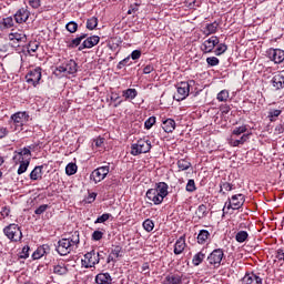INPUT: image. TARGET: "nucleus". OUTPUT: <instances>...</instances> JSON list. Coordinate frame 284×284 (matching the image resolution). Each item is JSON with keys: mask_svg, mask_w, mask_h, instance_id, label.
Returning <instances> with one entry per match:
<instances>
[{"mask_svg": "<svg viewBox=\"0 0 284 284\" xmlns=\"http://www.w3.org/2000/svg\"><path fill=\"white\" fill-rule=\"evenodd\" d=\"M79 243H81L79 231H75L71 236L61 239L55 245V250L60 256H68L70 252L79 247Z\"/></svg>", "mask_w": 284, "mask_h": 284, "instance_id": "nucleus-1", "label": "nucleus"}, {"mask_svg": "<svg viewBox=\"0 0 284 284\" xmlns=\"http://www.w3.org/2000/svg\"><path fill=\"white\" fill-rule=\"evenodd\" d=\"M168 189V183H156L154 189H149L146 191V199H149V201H152L154 205H161L163 203V199H165V196H168L169 194Z\"/></svg>", "mask_w": 284, "mask_h": 284, "instance_id": "nucleus-2", "label": "nucleus"}, {"mask_svg": "<svg viewBox=\"0 0 284 284\" xmlns=\"http://www.w3.org/2000/svg\"><path fill=\"white\" fill-rule=\"evenodd\" d=\"M152 150V142L150 140L140 139L136 143L131 145V154L139 156V154H148Z\"/></svg>", "mask_w": 284, "mask_h": 284, "instance_id": "nucleus-3", "label": "nucleus"}, {"mask_svg": "<svg viewBox=\"0 0 284 284\" xmlns=\"http://www.w3.org/2000/svg\"><path fill=\"white\" fill-rule=\"evenodd\" d=\"M4 235L9 239V241H21L23 237V233H21V227L17 224H9L3 229Z\"/></svg>", "mask_w": 284, "mask_h": 284, "instance_id": "nucleus-4", "label": "nucleus"}, {"mask_svg": "<svg viewBox=\"0 0 284 284\" xmlns=\"http://www.w3.org/2000/svg\"><path fill=\"white\" fill-rule=\"evenodd\" d=\"M245 203V195L243 194H236L233 195L231 199L229 197L225 202L224 207L227 210H241Z\"/></svg>", "mask_w": 284, "mask_h": 284, "instance_id": "nucleus-5", "label": "nucleus"}, {"mask_svg": "<svg viewBox=\"0 0 284 284\" xmlns=\"http://www.w3.org/2000/svg\"><path fill=\"white\" fill-rule=\"evenodd\" d=\"M101 261V253L92 250L84 254V258L82 260V265L88 267H94Z\"/></svg>", "mask_w": 284, "mask_h": 284, "instance_id": "nucleus-6", "label": "nucleus"}, {"mask_svg": "<svg viewBox=\"0 0 284 284\" xmlns=\"http://www.w3.org/2000/svg\"><path fill=\"white\" fill-rule=\"evenodd\" d=\"M78 64L74 60H67L61 65L57 67L55 72L63 74H77Z\"/></svg>", "mask_w": 284, "mask_h": 284, "instance_id": "nucleus-7", "label": "nucleus"}, {"mask_svg": "<svg viewBox=\"0 0 284 284\" xmlns=\"http://www.w3.org/2000/svg\"><path fill=\"white\" fill-rule=\"evenodd\" d=\"M108 174H110V165L100 166L91 173L90 180L94 183H101Z\"/></svg>", "mask_w": 284, "mask_h": 284, "instance_id": "nucleus-8", "label": "nucleus"}, {"mask_svg": "<svg viewBox=\"0 0 284 284\" xmlns=\"http://www.w3.org/2000/svg\"><path fill=\"white\" fill-rule=\"evenodd\" d=\"M219 43H220L219 37L212 36L211 38H209L202 43L201 50L204 54H210V52H213L214 48H216Z\"/></svg>", "mask_w": 284, "mask_h": 284, "instance_id": "nucleus-9", "label": "nucleus"}, {"mask_svg": "<svg viewBox=\"0 0 284 284\" xmlns=\"http://www.w3.org/2000/svg\"><path fill=\"white\" fill-rule=\"evenodd\" d=\"M225 256V253H223L222 248H215L209 256L207 261L210 265H214V267L221 266V261H223V257Z\"/></svg>", "mask_w": 284, "mask_h": 284, "instance_id": "nucleus-10", "label": "nucleus"}, {"mask_svg": "<svg viewBox=\"0 0 284 284\" xmlns=\"http://www.w3.org/2000/svg\"><path fill=\"white\" fill-rule=\"evenodd\" d=\"M27 83H31L34 88L39 85V82L41 81V68H36L34 70L30 71L27 77Z\"/></svg>", "mask_w": 284, "mask_h": 284, "instance_id": "nucleus-11", "label": "nucleus"}, {"mask_svg": "<svg viewBox=\"0 0 284 284\" xmlns=\"http://www.w3.org/2000/svg\"><path fill=\"white\" fill-rule=\"evenodd\" d=\"M189 95H190V83L180 82L178 84L176 101H183V100L187 99Z\"/></svg>", "mask_w": 284, "mask_h": 284, "instance_id": "nucleus-12", "label": "nucleus"}, {"mask_svg": "<svg viewBox=\"0 0 284 284\" xmlns=\"http://www.w3.org/2000/svg\"><path fill=\"white\" fill-rule=\"evenodd\" d=\"M267 55L271 61H274V63L278 64L284 61V51L281 49H270Z\"/></svg>", "mask_w": 284, "mask_h": 284, "instance_id": "nucleus-13", "label": "nucleus"}, {"mask_svg": "<svg viewBox=\"0 0 284 284\" xmlns=\"http://www.w3.org/2000/svg\"><path fill=\"white\" fill-rule=\"evenodd\" d=\"M99 41H101V38L99 36H91L82 42V44L79 47V50L81 51L94 48V45H98Z\"/></svg>", "mask_w": 284, "mask_h": 284, "instance_id": "nucleus-14", "label": "nucleus"}, {"mask_svg": "<svg viewBox=\"0 0 284 284\" xmlns=\"http://www.w3.org/2000/svg\"><path fill=\"white\" fill-rule=\"evenodd\" d=\"M16 23H26L30 19V11L28 8L19 9L14 14Z\"/></svg>", "mask_w": 284, "mask_h": 284, "instance_id": "nucleus-15", "label": "nucleus"}, {"mask_svg": "<svg viewBox=\"0 0 284 284\" xmlns=\"http://www.w3.org/2000/svg\"><path fill=\"white\" fill-rule=\"evenodd\" d=\"M8 37H9V41L17 43L18 48H19L20 43H26V41H28V38L26 37L24 33L11 32V33H9Z\"/></svg>", "mask_w": 284, "mask_h": 284, "instance_id": "nucleus-16", "label": "nucleus"}, {"mask_svg": "<svg viewBox=\"0 0 284 284\" xmlns=\"http://www.w3.org/2000/svg\"><path fill=\"white\" fill-rule=\"evenodd\" d=\"M242 283L244 284H263V278L254 273H247L243 278Z\"/></svg>", "mask_w": 284, "mask_h": 284, "instance_id": "nucleus-17", "label": "nucleus"}, {"mask_svg": "<svg viewBox=\"0 0 284 284\" xmlns=\"http://www.w3.org/2000/svg\"><path fill=\"white\" fill-rule=\"evenodd\" d=\"M11 120L17 128H23V123H26V112H18L11 115Z\"/></svg>", "mask_w": 284, "mask_h": 284, "instance_id": "nucleus-18", "label": "nucleus"}, {"mask_svg": "<svg viewBox=\"0 0 284 284\" xmlns=\"http://www.w3.org/2000/svg\"><path fill=\"white\" fill-rule=\"evenodd\" d=\"M83 39H88V33H81L75 39L67 42V48H70L71 50L74 48H79V45H81V42L83 41Z\"/></svg>", "mask_w": 284, "mask_h": 284, "instance_id": "nucleus-19", "label": "nucleus"}, {"mask_svg": "<svg viewBox=\"0 0 284 284\" xmlns=\"http://www.w3.org/2000/svg\"><path fill=\"white\" fill-rule=\"evenodd\" d=\"M162 128L164 132L170 134L171 132H174V130H176V122L173 119H166L163 121Z\"/></svg>", "mask_w": 284, "mask_h": 284, "instance_id": "nucleus-20", "label": "nucleus"}, {"mask_svg": "<svg viewBox=\"0 0 284 284\" xmlns=\"http://www.w3.org/2000/svg\"><path fill=\"white\" fill-rule=\"evenodd\" d=\"M95 283L112 284V277L110 276V273H100L95 276Z\"/></svg>", "mask_w": 284, "mask_h": 284, "instance_id": "nucleus-21", "label": "nucleus"}, {"mask_svg": "<svg viewBox=\"0 0 284 284\" xmlns=\"http://www.w3.org/2000/svg\"><path fill=\"white\" fill-rule=\"evenodd\" d=\"M271 82L273 84V88H275L277 90H283V88H284V75L283 74H276V75L273 77Z\"/></svg>", "mask_w": 284, "mask_h": 284, "instance_id": "nucleus-22", "label": "nucleus"}, {"mask_svg": "<svg viewBox=\"0 0 284 284\" xmlns=\"http://www.w3.org/2000/svg\"><path fill=\"white\" fill-rule=\"evenodd\" d=\"M183 250H185V237L181 236L174 245V254H183Z\"/></svg>", "mask_w": 284, "mask_h": 284, "instance_id": "nucleus-23", "label": "nucleus"}, {"mask_svg": "<svg viewBox=\"0 0 284 284\" xmlns=\"http://www.w3.org/2000/svg\"><path fill=\"white\" fill-rule=\"evenodd\" d=\"M219 30V22L214 21L213 23H209L204 28V34L210 37V34H216Z\"/></svg>", "mask_w": 284, "mask_h": 284, "instance_id": "nucleus-24", "label": "nucleus"}, {"mask_svg": "<svg viewBox=\"0 0 284 284\" xmlns=\"http://www.w3.org/2000/svg\"><path fill=\"white\" fill-rule=\"evenodd\" d=\"M43 176V166H36L30 173L31 181H39Z\"/></svg>", "mask_w": 284, "mask_h": 284, "instance_id": "nucleus-25", "label": "nucleus"}, {"mask_svg": "<svg viewBox=\"0 0 284 284\" xmlns=\"http://www.w3.org/2000/svg\"><path fill=\"white\" fill-rule=\"evenodd\" d=\"M18 163H20V166L18 169V174H26V172H28V168L30 166V158L28 159H22L20 161H18Z\"/></svg>", "mask_w": 284, "mask_h": 284, "instance_id": "nucleus-26", "label": "nucleus"}, {"mask_svg": "<svg viewBox=\"0 0 284 284\" xmlns=\"http://www.w3.org/2000/svg\"><path fill=\"white\" fill-rule=\"evenodd\" d=\"M207 239H210V231L201 230L197 234V243L200 245H205V243H207Z\"/></svg>", "mask_w": 284, "mask_h": 284, "instance_id": "nucleus-27", "label": "nucleus"}, {"mask_svg": "<svg viewBox=\"0 0 284 284\" xmlns=\"http://www.w3.org/2000/svg\"><path fill=\"white\" fill-rule=\"evenodd\" d=\"M181 283H182L181 275H176V274H169L164 280V284H181Z\"/></svg>", "mask_w": 284, "mask_h": 284, "instance_id": "nucleus-28", "label": "nucleus"}, {"mask_svg": "<svg viewBox=\"0 0 284 284\" xmlns=\"http://www.w3.org/2000/svg\"><path fill=\"white\" fill-rule=\"evenodd\" d=\"M14 27V20L12 17H7L3 18L2 21L0 22V30H8V28H13Z\"/></svg>", "mask_w": 284, "mask_h": 284, "instance_id": "nucleus-29", "label": "nucleus"}, {"mask_svg": "<svg viewBox=\"0 0 284 284\" xmlns=\"http://www.w3.org/2000/svg\"><path fill=\"white\" fill-rule=\"evenodd\" d=\"M53 274H58V276H64V274H68V266H65V264H58L53 266Z\"/></svg>", "mask_w": 284, "mask_h": 284, "instance_id": "nucleus-30", "label": "nucleus"}, {"mask_svg": "<svg viewBox=\"0 0 284 284\" xmlns=\"http://www.w3.org/2000/svg\"><path fill=\"white\" fill-rule=\"evenodd\" d=\"M203 261H205V253L201 251L193 256L192 263L195 267H197V265H201Z\"/></svg>", "mask_w": 284, "mask_h": 284, "instance_id": "nucleus-31", "label": "nucleus"}, {"mask_svg": "<svg viewBox=\"0 0 284 284\" xmlns=\"http://www.w3.org/2000/svg\"><path fill=\"white\" fill-rule=\"evenodd\" d=\"M195 215L197 219H205V216H207V206L205 204H201L195 211Z\"/></svg>", "mask_w": 284, "mask_h": 284, "instance_id": "nucleus-32", "label": "nucleus"}, {"mask_svg": "<svg viewBox=\"0 0 284 284\" xmlns=\"http://www.w3.org/2000/svg\"><path fill=\"white\" fill-rule=\"evenodd\" d=\"M247 139H250V134H243L239 140H231V145L233 148H239V145H243Z\"/></svg>", "mask_w": 284, "mask_h": 284, "instance_id": "nucleus-33", "label": "nucleus"}, {"mask_svg": "<svg viewBox=\"0 0 284 284\" xmlns=\"http://www.w3.org/2000/svg\"><path fill=\"white\" fill-rule=\"evenodd\" d=\"M43 256H45V246L38 247L32 254L33 261H38V258H41Z\"/></svg>", "mask_w": 284, "mask_h": 284, "instance_id": "nucleus-34", "label": "nucleus"}, {"mask_svg": "<svg viewBox=\"0 0 284 284\" xmlns=\"http://www.w3.org/2000/svg\"><path fill=\"white\" fill-rule=\"evenodd\" d=\"M178 168L179 170L185 171V170H190V168H192V163H190V161L182 159L178 161Z\"/></svg>", "mask_w": 284, "mask_h": 284, "instance_id": "nucleus-35", "label": "nucleus"}, {"mask_svg": "<svg viewBox=\"0 0 284 284\" xmlns=\"http://www.w3.org/2000/svg\"><path fill=\"white\" fill-rule=\"evenodd\" d=\"M283 111L278 110V109H271L268 111V119L271 122L276 121V119H278V116H281Z\"/></svg>", "mask_w": 284, "mask_h": 284, "instance_id": "nucleus-36", "label": "nucleus"}, {"mask_svg": "<svg viewBox=\"0 0 284 284\" xmlns=\"http://www.w3.org/2000/svg\"><path fill=\"white\" fill-rule=\"evenodd\" d=\"M248 236L250 235L246 233V231H240L235 235V241H237V243H245Z\"/></svg>", "mask_w": 284, "mask_h": 284, "instance_id": "nucleus-37", "label": "nucleus"}, {"mask_svg": "<svg viewBox=\"0 0 284 284\" xmlns=\"http://www.w3.org/2000/svg\"><path fill=\"white\" fill-rule=\"evenodd\" d=\"M99 26V19L97 17H92L87 20V29L88 30H94Z\"/></svg>", "mask_w": 284, "mask_h": 284, "instance_id": "nucleus-38", "label": "nucleus"}, {"mask_svg": "<svg viewBox=\"0 0 284 284\" xmlns=\"http://www.w3.org/2000/svg\"><path fill=\"white\" fill-rule=\"evenodd\" d=\"M77 170H78L77 164H74V163H69V164L67 165V168H65V174H67L68 176H72V175L77 174Z\"/></svg>", "mask_w": 284, "mask_h": 284, "instance_id": "nucleus-39", "label": "nucleus"}, {"mask_svg": "<svg viewBox=\"0 0 284 284\" xmlns=\"http://www.w3.org/2000/svg\"><path fill=\"white\" fill-rule=\"evenodd\" d=\"M136 94H139L136 92V89H128V90L123 91V97L125 99H131V100L136 99Z\"/></svg>", "mask_w": 284, "mask_h": 284, "instance_id": "nucleus-40", "label": "nucleus"}, {"mask_svg": "<svg viewBox=\"0 0 284 284\" xmlns=\"http://www.w3.org/2000/svg\"><path fill=\"white\" fill-rule=\"evenodd\" d=\"M65 29L71 34H74V32H77V30H79V24L74 21H70L69 23H67Z\"/></svg>", "mask_w": 284, "mask_h": 284, "instance_id": "nucleus-41", "label": "nucleus"}, {"mask_svg": "<svg viewBox=\"0 0 284 284\" xmlns=\"http://www.w3.org/2000/svg\"><path fill=\"white\" fill-rule=\"evenodd\" d=\"M142 225L145 232H152V230H154V221L150 219H146Z\"/></svg>", "mask_w": 284, "mask_h": 284, "instance_id": "nucleus-42", "label": "nucleus"}, {"mask_svg": "<svg viewBox=\"0 0 284 284\" xmlns=\"http://www.w3.org/2000/svg\"><path fill=\"white\" fill-rule=\"evenodd\" d=\"M230 99V92L227 90H222L217 93V101L225 102Z\"/></svg>", "mask_w": 284, "mask_h": 284, "instance_id": "nucleus-43", "label": "nucleus"}, {"mask_svg": "<svg viewBox=\"0 0 284 284\" xmlns=\"http://www.w3.org/2000/svg\"><path fill=\"white\" fill-rule=\"evenodd\" d=\"M245 132H247V126L242 125V126L235 128L232 134L233 136H241V134H245Z\"/></svg>", "mask_w": 284, "mask_h": 284, "instance_id": "nucleus-44", "label": "nucleus"}, {"mask_svg": "<svg viewBox=\"0 0 284 284\" xmlns=\"http://www.w3.org/2000/svg\"><path fill=\"white\" fill-rule=\"evenodd\" d=\"M220 187V192H222V194H225V192H232L233 190V185L229 182H221ZM223 190H225V192H223Z\"/></svg>", "mask_w": 284, "mask_h": 284, "instance_id": "nucleus-45", "label": "nucleus"}, {"mask_svg": "<svg viewBox=\"0 0 284 284\" xmlns=\"http://www.w3.org/2000/svg\"><path fill=\"white\" fill-rule=\"evenodd\" d=\"M206 63L211 68H214V67L219 65V63H221V61L216 57H209V58H206Z\"/></svg>", "mask_w": 284, "mask_h": 284, "instance_id": "nucleus-46", "label": "nucleus"}, {"mask_svg": "<svg viewBox=\"0 0 284 284\" xmlns=\"http://www.w3.org/2000/svg\"><path fill=\"white\" fill-rule=\"evenodd\" d=\"M112 256L114 258H120V256H123V248L121 246H114L111 251Z\"/></svg>", "mask_w": 284, "mask_h": 284, "instance_id": "nucleus-47", "label": "nucleus"}, {"mask_svg": "<svg viewBox=\"0 0 284 284\" xmlns=\"http://www.w3.org/2000/svg\"><path fill=\"white\" fill-rule=\"evenodd\" d=\"M216 57H221V54H224V52H227V47L225 43L219 44V47L215 49Z\"/></svg>", "mask_w": 284, "mask_h": 284, "instance_id": "nucleus-48", "label": "nucleus"}, {"mask_svg": "<svg viewBox=\"0 0 284 284\" xmlns=\"http://www.w3.org/2000/svg\"><path fill=\"white\" fill-rule=\"evenodd\" d=\"M186 192H196V183L194 180H189L186 183Z\"/></svg>", "mask_w": 284, "mask_h": 284, "instance_id": "nucleus-49", "label": "nucleus"}, {"mask_svg": "<svg viewBox=\"0 0 284 284\" xmlns=\"http://www.w3.org/2000/svg\"><path fill=\"white\" fill-rule=\"evenodd\" d=\"M110 216H112V214L110 213H104L102 214L101 216H99L97 220H95V224L97 223H105V221H110Z\"/></svg>", "mask_w": 284, "mask_h": 284, "instance_id": "nucleus-50", "label": "nucleus"}, {"mask_svg": "<svg viewBox=\"0 0 284 284\" xmlns=\"http://www.w3.org/2000/svg\"><path fill=\"white\" fill-rule=\"evenodd\" d=\"M154 123H156V118L155 116H151L145 122H144V128L146 130H150L152 128V125H154Z\"/></svg>", "mask_w": 284, "mask_h": 284, "instance_id": "nucleus-51", "label": "nucleus"}, {"mask_svg": "<svg viewBox=\"0 0 284 284\" xmlns=\"http://www.w3.org/2000/svg\"><path fill=\"white\" fill-rule=\"evenodd\" d=\"M130 63H132V62L130 61V57L124 58L123 60H121V61L118 63V70H121V69L125 68V65H130Z\"/></svg>", "mask_w": 284, "mask_h": 284, "instance_id": "nucleus-52", "label": "nucleus"}, {"mask_svg": "<svg viewBox=\"0 0 284 284\" xmlns=\"http://www.w3.org/2000/svg\"><path fill=\"white\" fill-rule=\"evenodd\" d=\"M103 231H94L91 235L92 241H101L103 239Z\"/></svg>", "mask_w": 284, "mask_h": 284, "instance_id": "nucleus-53", "label": "nucleus"}, {"mask_svg": "<svg viewBox=\"0 0 284 284\" xmlns=\"http://www.w3.org/2000/svg\"><path fill=\"white\" fill-rule=\"evenodd\" d=\"M14 154H17L13 156V161L16 163H19V161H22V159H26V155H23V152L21 151V149L19 151H14Z\"/></svg>", "mask_w": 284, "mask_h": 284, "instance_id": "nucleus-54", "label": "nucleus"}, {"mask_svg": "<svg viewBox=\"0 0 284 284\" xmlns=\"http://www.w3.org/2000/svg\"><path fill=\"white\" fill-rule=\"evenodd\" d=\"M49 207H50V205H48V204H42V205H40L38 209H36L34 214L41 215V214H43V212H45Z\"/></svg>", "mask_w": 284, "mask_h": 284, "instance_id": "nucleus-55", "label": "nucleus"}, {"mask_svg": "<svg viewBox=\"0 0 284 284\" xmlns=\"http://www.w3.org/2000/svg\"><path fill=\"white\" fill-rule=\"evenodd\" d=\"M30 246H23L22 252L20 254V258H28L30 256Z\"/></svg>", "mask_w": 284, "mask_h": 284, "instance_id": "nucleus-56", "label": "nucleus"}, {"mask_svg": "<svg viewBox=\"0 0 284 284\" xmlns=\"http://www.w3.org/2000/svg\"><path fill=\"white\" fill-rule=\"evenodd\" d=\"M29 6L34 10L41 8V0H29Z\"/></svg>", "mask_w": 284, "mask_h": 284, "instance_id": "nucleus-57", "label": "nucleus"}, {"mask_svg": "<svg viewBox=\"0 0 284 284\" xmlns=\"http://www.w3.org/2000/svg\"><path fill=\"white\" fill-rule=\"evenodd\" d=\"M39 50V43L30 42L28 47V52H37Z\"/></svg>", "mask_w": 284, "mask_h": 284, "instance_id": "nucleus-58", "label": "nucleus"}, {"mask_svg": "<svg viewBox=\"0 0 284 284\" xmlns=\"http://www.w3.org/2000/svg\"><path fill=\"white\" fill-rule=\"evenodd\" d=\"M131 59L133 60V61H136L138 59H141V50H134V51H132V53H131Z\"/></svg>", "mask_w": 284, "mask_h": 284, "instance_id": "nucleus-59", "label": "nucleus"}, {"mask_svg": "<svg viewBox=\"0 0 284 284\" xmlns=\"http://www.w3.org/2000/svg\"><path fill=\"white\" fill-rule=\"evenodd\" d=\"M21 151H22L24 159H30V156H32V151H30L29 148H23V149H21Z\"/></svg>", "mask_w": 284, "mask_h": 284, "instance_id": "nucleus-60", "label": "nucleus"}, {"mask_svg": "<svg viewBox=\"0 0 284 284\" xmlns=\"http://www.w3.org/2000/svg\"><path fill=\"white\" fill-rule=\"evenodd\" d=\"M152 72H154V65L148 64L146 67H144L143 69L144 74H151Z\"/></svg>", "mask_w": 284, "mask_h": 284, "instance_id": "nucleus-61", "label": "nucleus"}, {"mask_svg": "<svg viewBox=\"0 0 284 284\" xmlns=\"http://www.w3.org/2000/svg\"><path fill=\"white\" fill-rule=\"evenodd\" d=\"M275 258H277V261H284V252H283L282 248H278V250L276 251Z\"/></svg>", "mask_w": 284, "mask_h": 284, "instance_id": "nucleus-62", "label": "nucleus"}, {"mask_svg": "<svg viewBox=\"0 0 284 284\" xmlns=\"http://www.w3.org/2000/svg\"><path fill=\"white\" fill-rule=\"evenodd\" d=\"M87 201L88 203H94V201H97V193H90Z\"/></svg>", "mask_w": 284, "mask_h": 284, "instance_id": "nucleus-63", "label": "nucleus"}, {"mask_svg": "<svg viewBox=\"0 0 284 284\" xmlns=\"http://www.w3.org/2000/svg\"><path fill=\"white\" fill-rule=\"evenodd\" d=\"M4 136H8V129L0 128V139H4Z\"/></svg>", "mask_w": 284, "mask_h": 284, "instance_id": "nucleus-64", "label": "nucleus"}]
</instances>
